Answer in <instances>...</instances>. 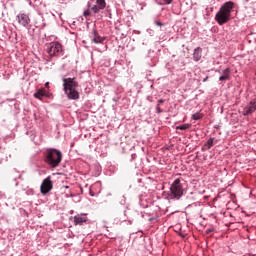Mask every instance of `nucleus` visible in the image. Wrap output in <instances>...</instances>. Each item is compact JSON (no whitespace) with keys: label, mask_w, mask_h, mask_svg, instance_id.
<instances>
[{"label":"nucleus","mask_w":256,"mask_h":256,"mask_svg":"<svg viewBox=\"0 0 256 256\" xmlns=\"http://www.w3.org/2000/svg\"><path fill=\"white\" fill-rule=\"evenodd\" d=\"M77 87H79V82L75 78H63V89L68 99L72 101L79 99L80 95Z\"/></svg>","instance_id":"nucleus-1"},{"label":"nucleus","mask_w":256,"mask_h":256,"mask_svg":"<svg viewBox=\"0 0 256 256\" xmlns=\"http://www.w3.org/2000/svg\"><path fill=\"white\" fill-rule=\"evenodd\" d=\"M234 4L229 1L221 6L220 10L216 13L215 21L218 25H225V23H229L231 21V13L233 11Z\"/></svg>","instance_id":"nucleus-2"},{"label":"nucleus","mask_w":256,"mask_h":256,"mask_svg":"<svg viewBox=\"0 0 256 256\" xmlns=\"http://www.w3.org/2000/svg\"><path fill=\"white\" fill-rule=\"evenodd\" d=\"M63 159V154L57 149H48L45 154V163L55 169L59 167Z\"/></svg>","instance_id":"nucleus-3"},{"label":"nucleus","mask_w":256,"mask_h":256,"mask_svg":"<svg viewBox=\"0 0 256 256\" xmlns=\"http://www.w3.org/2000/svg\"><path fill=\"white\" fill-rule=\"evenodd\" d=\"M184 193L183 185H181V179L177 178L170 186L169 199H181Z\"/></svg>","instance_id":"nucleus-4"},{"label":"nucleus","mask_w":256,"mask_h":256,"mask_svg":"<svg viewBox=\"0 0 256 256\" xmlns=\"http://www.w3.org/2000/svg\"><path fill=\"white\" fill-rule=\"evenodd\" d=\"M63 51V47L58 42H52L47 45V53L50 57H55Z\"/></svg>","instance_id":"nucleus-5"},{"label":"nucleus","mask_w":256,"mask_h":256,"mask_svg":"<svg viewBox=\"0 0 256 256\" xmlns=\"http://www.w3.org/2000/svg\"><path fill=\"white\" fill-rule=\"evenodd\" d=\"M51 189H53V182L51 181V177H47L43 180L40 186V191L42 195H47V193H49Z\"/></svg>","instance_id":"nucleus-6"},{"label":"nucleus","mask_w":256,"mask_h":256,"mask_svg":"<svg viewBox=\"0 0 256 256\" xmlns=\"http://www.w3.org/2000/svg\"><path fill=\"white\" fill-rule=\"evenodd\" d=\"M256 111V98L243 109L242 115L247 116L251 115L252 113H255Z\"/></svg>","instance_id":"nucleus-7"},{"label":"nucleus","mask_w":256,"mask_h":256,"mask_svg":"<svg viewBox=\"0 0 256 256\" xmlns=\"http://www.w3.org/2000/svg\"><path fill=\"white\" fill-rule=\"evenodd\" d=\"M105 7H107V2H105V0H96V5L92 6L91 11L97 14L103 11Z\"/></svg>","instance_id":"nucleus-8"},{"label":"nucleus","mask_w":256,"mask_h":256,"mask_svg":"<svg viewBox=\"0 0 256 256\" xmlns=\"http://www.w3.org/2000/svg\"><path fill=\"white\" fill-rule=\"evenodd\" d=\"M17 21L22 27H27L29 25L31 19H29V16L27 14H19L17 16Z\"/></svg>","instance_id":"nucleus-9"},{"label":"nucleus","mask_w":256,"mask_h":256,"mask_svg":"<svg viewBox=\"0 0 256 256\" xmlns=\"http://www.w3.org/2000/svg\"><path fill=\"white\" fill-rule=\"evenodd\" d=\"M90 37L93 43H103L105 41V38L101 37L99 35V32H97V30H93L92 33L90 34Z\"/></svg>","instance_id":"nucleus-10"},{"label":"nucleus","mask_w":256,"mask_h":256,"mask_svg":"<svg viewBox=\"0 0 256 256\" xmlns=\"http://www.w3.org/2000/svg\"><path fill=\"white\" fill-rule=\"evenodd\" d=\"M202 53H203V49H201V47L195 48L193 53L194 61H201Z\"/></svg>","instance_id":"nucleus-11"},{"label":"nucleus","mask_w":256,"mask_h":256,"mask_svg":"<svg viewBox=\"0 0 256 256\" xmlns=\"http://www.w3.org/2000/svg\"><path fill=\"white\" fill-rule=\"evenodd\" d=\"M231 79V70L229 68L225 69L220 76L219 81H229Z\"/></svg>","instance_id":"nucleus-12"},{"label":"nucleus","mask_w":256,"mask_h":256,"mask_svg":"<svg viewBox=\"0 0 256 256\" xmlns=\"http://www.w3.org/2000/svg\"><path fill=\"white\" fill-rule=\"evenodd\" d=\"M87 221V217L85 216H75L74 217V225H83Z\"/></svg>","instance_id":"nucleus-13"},{"label":"nucleus","mask_w":256,"mask_h":256,"mask_svg":"<svg viewBox=\"0 0 256 256\" xmlns=\"http://www.w3.org/2000/svg\"><path fill=\"white\" fill-rule=\"evenodd\" d=\"M34 97L36 99H43V97H45V90L44 89H40L38 90L35 94H34Z\"/></svg>","instance_id":"nucleus-14"},{"label":"nucleus","mask_w":256,"mask_h":256,"mask_svg":"<svg viewBox=\"0 0 256 256\" xmlns=\"http://www.w3.org/2000/svg\"><path fill=\"white\" fill-rule=\"evenodd\" d=\"M190 128H191V124H183L176 127V129L180 131H187V129H190Z\"/></svg>","instance_id":"nucleus-15"},{"label":"nucleus","mask_w":256,"mask_h":256,"mask_svg":"<svg viewBox=\"0 0 256 256\" xmlns=\"http://www.w3.org/2000/svg\"><path fill=\"white\" fill-rule=\"evenodd\" d=\"M202 117H203V114L200 113V112L194 113V114L192 115V119H193L194 121H199V120H201Z\"/></svg>","instance_id":"nucleus-16"},{"label":"nucleus","mask_w":256,"mask_h":256,"mask_svg":"<svg viewBox=\"0 0 256 256\" xmlns=\"http://www.w3.org/2000/svg\"><path fill=\"white\" fill-rule=\"evenodd\" d=\"M213 141H214V138H210L208 141H207V144L208 145V149H211L213 147Z\"/></svg>","instance_id":"nucleus-17"},{"label":"nucleus","mask_w":256,"mask_h":256,"mask_svg":"<svg viewBox=\"0 0 256 256\" xmlns=\"http://www.w3.org/2000/svg\"><path fill=\"white\" fill-rule=\"evenodd\" d=\"M83 15H84V17H89V15H91V11L85 10Z\"/></svg>","instance_id":"nucleus-18"},{"label":"nucleus","mask_w":256,"mask_h":256,"mask_svg":"<svg viewBox=\"0 0 256 256\" xmlns=\"http://www.w3.org/2000/svg\"><path fill=\"white\" fill-rule=\"evenodd\" d=\"M166 5H171V3H173V0H164Z\"/></svg>","instance_id":"nucleus-19"},{"label":"nucleus","mask_w":256,"mask_h":256,"mask_svg":"<svg viewBox=\"0 0 256 256\" xmlns=\"http://www.w3.org/2000/svg\"><path fill=\"white\" fill-rule=\"evenodd\" d=\"M157 113H163V110H161V107L159 105L157 106Z\"/></svg>","instance_id":"nucleus-20"},{"label":"nucleus","mask_w":256,"mask_h":256,"mask_svg":"<svg viewBox=\"0 0 256 256\" xmlns=\"http://www.w3.org/2000/svg\"><path fill=\"white\" fill-rule=\"evenodd\" d=\"M156 25H157L158 27H163V23H161V22H159V21H156Z\"/></svg>","instance_id":"nucleus-21"},{"label":"nucleus","mask_w":256,"mask_h":256,"mask_svg":"<svg viewBox=\"0 0 256 256\" xmlns=\"http://www.w3.org/2000/svg\"><path fill=\"white\" fill-rule=\"evenodd\" d=\"M90 195L91 197H95V193H93V190L90 189Z\"/></svg>","instance_id":"nucleus-22"},{"label":"nucleus","mask_w":256,"mask_h":256,"mask_svg":"<svg viewBox=\"0 0 256 256\" xmlns=\"http://www.w3.org/2000/svg\"><path fill=\"white\" fill-rule=\"evenodd\" d=\"M211 231H213V230H211V229L206 230L207 235H209L211 233Z\"/></svg>","instance_id":"nucleus-23"},{"label":"nucleus","mask_w":256,"mask_h":256,"mask_svg":"<svg viewBox=\"0 0 256 256\" xmlns=\"http://www.w3.org/2000/svg\"><path fill=\"white\" fill-rule=\"evenodd\" d=\"M158 103H165V100L160 99V100H158Z\"/></svg>","instance_id":"nucleus-24"},{"label":"nucleus","mask_w":256,"mask_h":256,"mask_svg":"<svg viewBox=\"0 0 256 256\" xmlns=\"http://www.w3.org/2000/svg\"><path fill=\"white\" fill-rule=\"evenodd\" d=\"M64 189H69V186H64Z\"/></svg>","instance_id":"nucleus-25"},{"label":"nucleus","mask_w":256,"mask_h":256,"mask_svg":"<svg viewBox=\"0 0 256 256\" xmlns=\"http://www.w3.org/2000/svg\"><path fill=\"white\" fill-rule=\"evenodd\" d=\"M48 85H49V82L46 83V86H48Z\"/></svg>","instance_id":"nucleus-26"}]
</instances>
